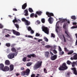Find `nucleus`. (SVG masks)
Instances as JSON below:
<instances>
[{
	"mask_svg": "<svg viewBox=\"0 0 77 77\" xmlns=\"http://www.w3.org/2000/svg\"><path fill=\"white\" fill-rule=\"evenodd\" d=\"M28 11L29 12H30V13H32V12H33V10L32 8H29Z\"/></svg>",
	"mask_w": 77,
	"mask_h": 77,
	"instance_id": "29",
	"label": "nucleus"
},
{
	"mask_svg": "<svg viewBox=\"0 0 77 77\" xmlns=\"http://www.w3.org/2000/svg\"><path fill=\"white\" fill-rule=\"evenodd\" d=\"M27 20L25 19L24 18H23L22 19V21L23 22H26Z\"/></svg>",
	"mask_w": 77,
	"mask_h": 77,
	"instance_id": "43",
	"label": "nucleus"
},
{
	"mask_svg": "<svg viewBox=\"0 0 77 77\" xmlns=\"http://www.w3.org/2000/svg\"><path fill=\"white\" fill-rule=\"evenodd\" d=\"M71 18L72 20H76V17L75 16H72L71 17Z\"/></svg>",
	"mask_w": 77,
	"mask_h": 77,
	"instance_id": "32",
	"label": "nucleus"
},
{
	"mask_svg": "<svg viewBox=\"0 0 77 77\" xmlns=\"http://www.w3.org/2000/svg\"><path fill=\"white\" fill-rule=\"evenodd\" d=\"M75 26H72V27H71V29H75Z\"/></svg>",
	"mask_w": 77,
	"mask_h": 77,
	"instance_id": "59",
	"label": "nucleus"
},
{
	"mask_svg": "<svg viewBox=\"0 0 77 77\" xmlns=\"http://www.w3.org/2000/svg\"><path fill=\"white\" fill-rule=\"evenodd\" d=\"M74 53V51H69V52L68 53V55H70L71 54H72V53Z\"/></svg>",
	"mask_w": 77,
	"mask_h": 77,
	"instance_id": "30",
	"label": "nucleus"
},
{
	"mask_svg": "<svg viewBox=\"0 0 77 77\" xmlns=\"http://www.w3.org/2000/svg\"><path fill=\"white\" fill-rule=\"evenodd\" d=\"M51 37H53V38H54L55 37V35L53 33H51Z\"/></svg>",
	"mask_w": 77,
	"mask_h": 77,
	"instance_id": "50",
	"label": "nucleus"
},
{
	"mask_svg": "<svg viewBox=\"0 0 77 77\" xmlns=\"http://www.w3.org/2000/svg\"><path fill=\"white\" fill-rule=\"evenodd\" d=\"M14 26H15V27H16V28L17 29V30H18V29H19V25L18 24H14Z\"/></svg>",
	"mask_w": 77,
	"mask_h": 77,
	"instance_id": "34",
	"label": "nucleus"
},
{
	"mask_svg": "<svg viewBox=\"0 0 77 77\" xmlns=\"http://www.w3.org/2000/svg\"><path fill=\"white\" fill-rule=\"evenodd\" d=\"M27 57L29 58H31L32 57H36V56L34 54H30L29 55H28L27 56Z\"/></svg>",
	"mask_w": 77,
	"mask_h": 77,
	"instance_id": "10",
	"label": "nucleus"
},
{
	"mask_svg": "<svg viewBox=\"0 0 77 77\" xmlns=\"http://www.w3.org/2000/svg\"><path fill=\"white\" fill-rule=\"evenodd\" d=\"M10 71H12L14 70V65H11L10 66Z\"/></svg>",
	"mask_w": 77,
	"mask_h": 77,
	"instance_id": "20",
	"label": "nucleus"
},
{
	"mask_svg": "<svg viewBox=\"0 0 77 77\" xmlns=\"http://www.w3.org/2000/svg\"><path fill=\"white\" fill-rule=\"evenodd\" d=\"M64 32L67 35V37L68 38H71V35L69 34V32H68V31L66 30H65Z\"/></svg>",
	"mask_w": 77,
	"mask_h": 77,
	"instance_id": "11",
	"label": "nucleus"
},
{
	"mask_svg": "<svg viewBox=\"0 0 77 77\" xmlns=\"http://www.w3.org/2000/svg\"><path fill=\"white\" fill-rule=\"evenodd\" d=\"M9 36H10V35H9V34H7V35H5V37H7V38H8Z\"/></svg>",
	"mask_w": 77,
	"mask_h": 77,
	"instance_id": "61",
	"label": "nucleus"
},
{
	"mask_svg": "<svg viewBox=\"0 0 77 77\" xmlns=\"http://www.w3.org/2000/svg\"><path fill=\"white\" fill-rule=\"evenodd\" d=\"M44 72L45 73H47V70H46V69L44 68Z\"/></svg>",
	"mask_w": 77,
	"mask_h": 77,
	"instance_id": "51",
	"label": "nucleus"
},
{
	"mask_svg": "<svg viewBox=\"0 0 77 77\" xmlns=\"http://www.w3.org/2000/svg\"><path fill=\"white\" fill-rule=\"evenodd\" d=\"M3 68H4V65L3 63L0 64V69H1L3 71Z\"/></svg>",
	"mask_w": 77,
	"mask_h": 77,
	"instance_id": "24",
	"label": "nucleus"
},
{
	"mask_svg": "<svg viewBox=\"0 0 77 77\" xmlns=\"http://www.w3.org/2000/svg\"><path fill=\"white\" fill-rule=\"evenodd\" d=\"M5 63L6 65H10V61L9 60H7L5 61Z\"/></svg>",
	"mask_w": 77,
	"mask_h": 77,
	"instance_id": "21",
	"label": "nucleus"
},
{
	"mask_svg": "<svg viewBox=\"0 0 77 77\" xmlns=\"http://www.w3.org/2000/svg\"><path fill=\"white\" fill-rule=\"evenodd\" d=\"M45 54L46 57L48 58V57H49L48 54H49V52L48 51L45 52Z\"/></svg>",
	"mask_w": 77,
	"mask_h": 77,
	"instance_id": "26",
	"label": "nucleus"
},
{
	"mask_svg": "<svg viewBox=\"0 0 77 77\" xmlns=\"http://www.w3.org/2000/svg\"><path fill=\"white\" fill-rule=\"evenodd\" d=\"M64 50L65 51H66V52H69V50L67 49V48H64Z\"/></svg>",
	"mask_w": 77,
	"mask_h": 77,
	"instance_id": "40",
	"label": "nucleus"
},
{
	"mask_svg": "<svg viewBox=\"0 0 77 77\" xmlns=\"http://www.w3.org/2000/svg\"><path fill=\"white\" fill-rule=\"evenodd\" d=\"M70 74V72H68L67 73V74L66 75V77H69V75Z\"/></svg>",
	"mask_w": 77,
	"mask_h": 77,
	"instance_id": "47",
	"label": "nucleus"
},
{
	"mask_svg": "<svg viewBox=\"0 0 77 77\" xmlns=\"http://www.w3.org/2000/svg\"><path fill=\"white\" fill-rule=\"evenodd\" d=\"M58 50L59 51V52H60L62 51V48H61L60 47V46L59 47Z\"/></svg>",
	"mask_w": 77,
	"mask_h": 77,
	"instance_id": "44",
	"label": "nucleus"
},
{
	"mask_svg": "<svg viewBox=\"0 0 77 77\" xmlns=\"http://www.w3.org/2000/svg\"><path fill=\"white\" fill-rule=\"evenodd\" d=\"M34 17L35 18H38V15H37V14L36 13L34 14Z\"/></svg>",
	"mask_w": 77,
	"mask_h": 77,
	"instance_id": "52",
	"label": "nucleus"
},
{
	"mask_svg": "<svg viewBox=\"0 0 77 77\" xmlns=\"http://www.w3.org/2000/svg\"><path fill=\"white\" fill-rule=\"evenodd\" d=\"M71 70L72 71L73 74H75L76 75H77V71L76 70V68L75 67L72 68H71Z\"/></svg>",
	"mask_w": 77,
	"mask_h": 77,
	"instance_id": "5",
	"label": "nucleus"
},
{
	"mask_svg": "<svg viewBox=\"0 0 77 77\" xmlns=\"http://www.w3.org/2000/svg\"><path fill=\"white\" fill-rule=\"evenodd\" d=\"M28 38H33V37L30 35H28Z\"/></svg>",
	"mask_w": 77,
	"mask_h": 77,
	"instance_id": "57",
	"label": "nucleus"
},
{
	"mask_svg": "<svg viewBox=\"0 0 77 77\" xmlns=\"http://www.w3.org/2000/svg\"><path fill=\"white\" fill-rule=\"evenodd\" d=\"M30 33L31 34H33V33H34V31L32 29L30 31Z\"/></svg>",
	"mask_w": 77,
	"mask_h": 77,
	"instance_id": "53",
	"label": "nucleus"
},
{
	"mask_svg": "<svg viewBox=\"0 0 77 77\" xmlns=\"http://www.w3.org/2000/svg\"><path fill=\"white\" fill-rule=\"evenodd\" d=\"M42 41V40L41 39H39L38 40V42H41V41Z\"/></svg>",
	"mask_w": 77,
	"mask_h": 77,
	"instance_id": "64",
	"label": "nucleus"
},
{
	"mask_svg": "<svg viewBox=\"0 0 77 77\" xmlns=\"http://www.w3.org/2000/svg\"><path fill=\"white\" fill-rule=\"evenodd\" d=\"M63 38L64 39V42L65 43L66 42V38L65 37V35H63Z\"/></svg>",
	"mask_w": 77,
	"mask_h": 77,
	"instance_id": "37",
	"label": "nucleus"
},
{
	"mask_svg": "<svg viewBox=\"0 0 77 77\" xmlns=\"http://www.w3.org/2000/svg\"><path fill=\"white\" fill-rule=\"evenodd\" d=\"M51 51H53V53L54 54H57V51L55 49H54L53 48H51L50 49Z\"/></svg>",
	"mask_w": 77,
	"mask_h": 77,
	"instance_id": "18",
	"label": "nucleus"
},
{
	"mask_svg": "<svg viewBox=\"0 0 77 77\" xmlns=\"http://www.w3.org/2000/svg\"><path fill=\"white\" fill-rule=\"evenodd\" d=\"M12 21L14 24H15V23H18V20L17 19L16 17H14V19Z\"/></svg>",
	"mask_w": 77,
	"mask_h": 77,
	"instance_id": "17",
	"label": "nucleus"
},
{
	"mask_svg": "<svg viewBox=\"0 0 77 77\" xmlns=\"http://www.w3.org/2000/svg\"><path fill=\"white\" fill-rule=\"evenodd\" d=\"M56 48H57V46L54 45L53 46V47L52 48H53L54 50H56Z\"/></svg>",
	"mask_w": 77,
	"mask_h": 77,
	"instance_id": "45",
	"label": "nucleus"
},
{
	"mask_svg": "<svg viewBox=\"0 0 77 77\" xmlns=\"http://www.w3.org/2000/svg\"><path fill=\"white\" fill-rule=\"evenodd\" d=\"M20 69H21V70H22V71H24V69H24V67H21V68H20Z\"/></svg>",
	"mask_w": 77,
	"mask_h": 77,
	"instance_id": "54",
	"label": "nucleus"
},
{
	"mask_svg": "<svg viewBox=\"0 0 77 77\" xmlns=\"http://www.w3.org/2000/svg\"><path fill=\"white\" fill-rule=\"evenodd\" d=\"M26 71H23L22 72H21V75H23V76H24L26 75Z\"/></svg>",
	"mask_w": 77,
	"mask_h": 77,
	"instance_id": "22",
	"label": "nucleus"
},
{
	"mask_svg": "<svg viewBox=\"0 0 77 77\" xmlns=\"http://www.w3.org/2000/svg\"><path fill=\"white\" fill-rule=\"evenodd\" d=\"M3 27V25H2L0 23V28L1 29H2Z\"/></svg>",
	"mask_w": 77,
	"mask_h": 77,
	"instance_id": "56",
	"label": "nucleus"
},
{
	"mask_svg": "<svg viewBox=\"0 0 77 77\" xmlns=\"http://www.w3.org/2000/svg\"><path fill=\"white\" fill-rule=\"evenodd\" d=\"M45 47L46 48H49L51 47V46L49 45L45 46Z\"/></svg>",
	"mask_w": 77,
	"mask_h": 77,
	"instance_id": "48",
	"label": "nucleus"
},
{
	"mask_svg": "<svg viewBox=\"0 0 77 77\" xmlns=\"http://www.w3.org/2000/svg\"><path fill=\"white\" fill-rule=\"evenodd\" d=\"M36 14H37L38 15L40 16L41 15V14H42V12L41 11H37L36 12Z\"/></svg>",
	"mask_w": 77,
	"mask_h": 77,
	"instance_id": "28",
	"label": "nucleus"
},
{
	"mask_svg": "<svg viewBox=\"0 0 77 77\" xmlns=\"http://www.w3.org/2000/svg\"><path fill=\"white\" fill-rule=\"evenodd\" d=\"M25 23L26 26H29V25H30V22L28 20H26Z\"/></svg>",
	"mask_w": 77,
	"mask_h": 77,
	"instance_id": "25",
	"label": "nucleus"
},
{
	"mask_svg": "<svg viewBox=\"0 0 77 77\" xmlns=\"http://www.w3.org/2000/svg\"><path fill=\"white\" fill-rule=\"evenodd\" d=\"M27 30L28 31H29V32H30V31L32 30V28H31V27H30V26L27 27Z\"/></svg>",
	"mask_w": 77,
	"mask_h": 77,
	"instance_id": "36",
	"label": "nucleus"
},
{
	"mask_svg": "<svg viewBox=\"0 0 77 77\" xmlns=\"http://www.w3.org/2000/svg\"><path fill=\"white\" fill-rule=\"evenodd\" d=\"M64 54V52L63 51H62V52H59V54L60 55H63Z\"/></svg>",
	"mask_w": 77,
	"mask_h": 77,
	"instance_id": "39",
	"label": "nucleus"
},
{
	"mask_svg": "<svg viewBox=\"0 0 77 77\" xmlns=\"http://www.w3.org/2000/svg\"><path fill=\"white\" fill-rule=\"evenodd\" d=\"M15 54L14 53H10L8 55H7V57L9 59H12L15 57Z\"/></svg>",
	"mask_w": 77,
	"mask_h": 77,
	"instance_id": "4",
	"label": "nucleus"
},
{
	"mask_svg": "<svg viewBox=\"0 0 77 77\" xmlns=\"http://www.w3.org/2000/svg\"><path fill=\"white\" fill-rule=\"evenodd\" d=\"M5 45L8 47H11V44L9 43H7Z\"/></svg>",
	"mask_w": 77,
	"mask_h": 77,
	"instance_id": "35",
	"label": "nucleus"
},
{
	"mask_svg": "<svg viewBox=\"0 0 77 77\" xmlns=\"http://www.w3.org/2000/svg\"><path fill=\"white\" fill-rule=\"evenodd\" d=\"M36 22L37 23H38V24H39L40 23V21L38 20H37Z\"/></svg>",
	"mask_w": 77,
	"mask_h": 77,
	"instance_id": "60",
	"label": "nucleus"
},
{
	"mask_svg": "<svg viewBox=\"0 0 77 77\" xmlns=\"http://www.w3.org/2000/svg\"><path fill=\"white\" fill-rule=\"evenodd\" d=\"M72 65V67H73V68L74 67H75V61H73L72 63H72H71Z\"/></svg>",
	"mask_w": 77,
	"mask_h": 77,
	"instance_id": "27",
	"label": "nucleus"
},
{
	"mask_svg": "<svg viewBox=\"0 0 77 77\" xmlns=\"http://www.w3.org/2000/svg\"><path fill=\"white\" fill-rule=\"evenodd\" d=\"M41 21L42 23H45V19L43 18L41 20Z\"/></svg>",
	"mask_w": 77,
	"mask_h": 77,
	"instance_id": "46",
	"label": "nucleus"
},
{
	"mask_svg": "<svg viewBox=\"0 0 77 77\" xmlns=\"http://www.w3.org/2000/svg\"><path fill=\"white\" fill-rule=\"evenodd\" d=\"M30 70L28 68L26 70V71H25V72L26 73V75H27V76H28V75H29V74H30Z\"/></svg>",
	"mask_w": 77,
	"mask_h": 77,
	"instance_id": "12",
	"label": "nucleus"
},
{
	"mask_svg": "<svg viewBox=\"0 0 77 77\" xmlns=\"http://www.w3.org/2000/svg\"><path fill=\"white\" fill-rule=\"evenodd\" d=\"M44 39H45V41H46V42H48V39L47 38V37H45L44 38Z\"/></svg>",
	"mask_w": 77,
	"mask_h": 77,
	"instance_id": "42",
	"label": "nucleus"
},
{
	"mask_svg": "<svg viewBox=\"0 0 77 77\" xmlns=\"http://www.w3.org/2000/svg\"><path fill=\"white\" fill-rule=\"evenodd\" d=\"M27 7V3H25L23 5H22V9H25Z\"/></svg>",
	"mask_w": 77,
	"mask_h": 77,
	"instance_id": "16",
	"label": "nucleus"
},
{
	"mask_svg": "<svg viewBox=\"0 0 77 77\" xmlns=\"http://www.w3.org/2000/svg\"><path fill=\"white\" fill-rule=\"evenodd\" d=\"M31 77H35V74H32V75H31Z\"/></svg>",
	"mask_w": 77,
	"mask_h": 77,
	"instance_id": "58",
	"label": "nucleus"
},
{
	"mask_svg": "<svg viewBox=\"0 0 77 77\" xmlns=\"http://www.w3.org/2000/svg\"><path fill=\"white\" fill-rule=\"evenodd\" d=\"M53 18L50 17L48 19V21L50 24H52L53 23Z\"/></svg>",
	"mask_w": 77,
	"mask_h": 77,
	"instance_id": "15",
	"label": "nucleus"
},
{
	"mask_svg": "<svg viewBox=\"0 0 77 77\" xmlns=\"http://www.w3.org/2000/svg\"><path fill=\"white\" fill-rule=\"evenodd\" d=\"M57 55H54L53 56H52L51 57V59L52 60H55L57 59Z\"/></svg>",
	"mask_w": 77,
	"mask_h": 77,
	"instance_id": "9",
	"label": "nucleus"
},
{
	"mask_svg": "<svg viewBox=\"0 0 77 77\" xmlns=\"http://www.w3.org/2000/svg\"><path fill=\"white\" fill-rule=\"evenodd\" d=\"M66 63H67V64L68 65H71V63H72V62H71L69 60H68L67 62H66Z\"/></svg>",
	"mask_w": 77,
	"mask_h": 77,
	"instance_id": "33",
	"label": "nucleus"
},
{
	"mask_svg": "<svg viewBox=\"0 0 77 77\" xmlns=\"http://www.w3.org/2000/svg\"><path fill=\"white\" fill-rule=\"evenodd\" d=\"M66 21L68 24H69L70 23V22H69V21L67 19L66 20Z\"/></svg>",
	"mask_w": 77,
	"mask_h": 77,
	"instance_id": "55",
	"label": "nucleus"
},
{
	"mask_svg": "<svg viewBox=\"0 0 77 77\" xmlns=\"http://www.w3.org/2000/svg\"><path fill=\"white\" fill-rule=\"evenodd\" d=\"M73 54H75L73 56L74 60H77V54L76 53H74Z\"/></svg>",
	"mask_w": 77,
	"mask_h": 77,
	"instance_id": "19",
	"label": "nucleus"
},
{
	"mask_svg": "<svg viewBox=\"0 0 77 77\" xmlns=\"http://www.w3.org/2000/svg\"><path fill=\"white\" fill-rule=\"evenodd\" d=\"M11 50L12 52H15V53H15V56H17V54H18V51H17L15 48H11Z\"/></svg>",
	"mask_w": 77,
	"mask_h": 77,
	"instance_id": "6",
	"label": "nucleus"
},
{
	"mask_svg": "<svg viewBox=\"0 0 77 77\" xmlns=\"http://www.w3.org/2000/svg\"><path fill=\"white\" fill-rule=\"evenodd\" d=\"M42 61H37L33 67L34 69L36 70V69H38V68H41V65H42Z\"/></svg>",
	"mask_w": 77,
	"mask_h": 77,
	"instance_id": "1",
	"label": "nucleus"
},
{
	"mask_svg": "<svg viewBox=\"0 0 77 77\" xmlns=\"http://www.w3.org/2000/svg\"><path fill=\"white\" fill-rule=\"evenodd\" d=\"M46 14L48 15V17H51V16L53 17L54 16V14L53 13L48 12H46Z\"/></svg>",
	"mask_w": 77,
	"mask_h": 77,
	"instance_id": "8",
	"label": "nucleus"
},
{
	"mask_svg": "<svg viewBox=\"0 0 77 77\" xmlns=\"http://www.w3.org/2000/svg\"><path fill=\"white\" fill-rule=\"evenodd\" d=\"M9 70V67H8V66H5L3 69L2 71H8Z\"/></svg>",
	"mask_w": 77,
	"mask_h": 77,
	"instance_id": "13",
	"label": "nucleus"
},
{
	"mask_svg": "<svg viewBox=\"0 0 77 77\" xmlns=\"http://www.w3.org/2000/svg\"><path fill=\"white\" fill-rule=\"evenodd\" d=\"M24 15L25 16H28L29 15V13H28V10H27V9H26V10H25L24 11Z\"/></svg>",
	"mask_w": 77,
	"mask_h": 77,
	"instance_id": "14",
	"label": "nucleus"
},
{
	"mask_svg": "<svg viewBox=\"0 0 77 77\" xmlns=\"http://www.w3.org/2000/svg\"><path fill=\"white\" fill-rule=\"evenodd\" d=\"M40 36V34H39L38 33H36L35 36L38 37V36Z\"/></svg>",
	"mask_w": 77,
	"mask_h": 77,
	"instance_id": "49",
	"label": "nucleus"
},
{
	"mask_svg": "<svg viewBox=\"0 0 77 77\" xmlns=\"http://www.w3.org/2000/svg\"><path fill=\"white\" fill-rule=\"evenodd\" d=\"M13 32L14 35H15L17 36H20V33L18 31H16L15 30H13Z\"/></svg>",
	"mask_w": 77,
	"mask_h": 77,
	"instance_id": "7",
	"label": "nucleus"
},
{
	"mask_svg": "<svg viewBox=\"0 0 77 77\" xmlns=\"http://www.w3.org/2000/svg\"><path fill=\"white\" fill-rule=\"evenodd\" d=\"M68 69V67L66 66V64L65 63H63L62 64V66H60L59 68V69L60 71H64Z\"/></svg>",
	"mask_w": 77,
	"mask_h": 77,
	"instance_id": "2",
	"label": "nucleus"
},
{
	"mask_svg": "<svg viewBox=\"0 0 77 77\" xmlns=\"http://www.w3.org/2000/svg\"><path fill=\"white\" fill-rule=\"evenodd\" d=\"M42 31L48 35L49 33V29L45 26H42Z\"/></svg>",
	"mask_w": 77,
	"mask_h": 77,
	"instance_id": "3",
	"label": "nucleus"
},
{
	"mask_svg": "<svg viewBox=\"0 0 77 77\" xmlns=\"http://www.w3.org/2000/svg\"><path fill=\"white\" fill-rule=\"evenodd\" d=\"M17 51H18V50H21V48H17Z\"/></svg>",
	"mask_w": 77,
	"mask_h": 77,
	"instance_id": "62",
	"label": "nucleus"
},
{
	"mask_svg": "<svg viewBox=\"0 0 77 77\" xmlns=\"http://www.w3.org/2000/svg\"><path fill=\"white\" fill-rule=\"evenodd\" d=\"M34 13H32L30 15V17L31 18H32V17H33V18L34 17Z\"/></svg>",
	"mask_w": 77,
	"mask_h": 77,
	"instance_id": "41",
	"label": "nucleus"
},
{
	"mask_svg": "<svg viewBox=\"0 0 77 77\" xmlns=\"http://www.w3.org/2000/svg\"><path fill=\"white\" fill-rule=\"evenodd\" d=\"M63 28L66 30V31H68V28L66 27V23H64V25H63Z\"/></svg>",
	"mask_w": 77,
	"mask_h": 77,
	"instance_id": "23",
	"label": "nucleus"
},
{
	"mask_svg": "<svg viewBox=\"0 0 77 77\" xmlns=\"http://www.w3.org/2000/svg\"><path fill=\"white\" fill-rule=\"evenodd\" d=\"M32 63L31 62L28 63L26 64V65L27 66H30L32 65Z\"/></svg>",
	"mask_w": 77,
	"mask_h": 77,
	"instance_id": "31",
	"label": "nucleus"
},
{
	"mask_svg": "<svg viewBox=\"0 0 77 77\" xmlns=\"http://www.w3.org/2000/svg\"><path fill=\"white\" fill-rule=\"evenodd\" d=\"M27 60V57H24L23 59V62H26Z\"/></svg>",
	"mask_w": 77,
	"mask_h": 77,
	"instance_id": "38",
	"label": "nucleus"
},
{
	"mask_svg": "<svg viewBox=\"0 0 77 77\" xmlns=\"http://www.w3.org/2000/svg\"><path fill=\"white\" fill-rule=\"evenodd\" d=\"M66 19H63L62 21V23H63L64 22H65L66 21Z\"/></svg>",
	"mask_w": 77,
	"mask_h": 77,
	"instance_id": "63",
	"label": "nucleus"
}]
</instances>
